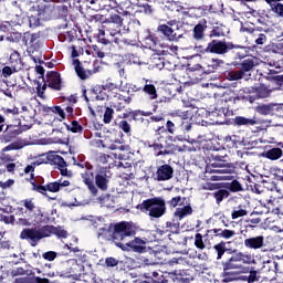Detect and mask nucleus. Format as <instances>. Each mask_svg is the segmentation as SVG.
<instances>
[{
    "label": "nucleus",
    "mask_w": 283,
    "mask_h": 283,
    "mask_svg": "<svg viewBox=\"0 0 283 283\" xmlns=\"http://www.w3.org/2000/svg\"><path fill=\"white\" fill-rule=\"evenodd\" d=\"M81 178L92 196H98V189L99 191H107L109 180H112V177L107 175V168L99 167L94 170V166L90 163L85 164V170L81 172Z\"/></svg>",
    "instance_id": "1"
},
{
    "label": "nucleus",
    "mask_w": 283,
    "mask_h": 283,
    "mask_svg": "<svg viewBox=\"0 0 283 283\" xmlns=\"http://www.w3.org/2000/svg\"><path fill=\"white\" fill-rule=\"evenodd\" d=\"M50 235H56V238H67L69 233L62 227L43 226L41 228H25L20 233V240H28L31 247H36L43 238H50Z\"/></svg>",
    "instance_id": "2"
},
{
    "label": "nucleus",
    "mask_w": 283,
    "mask_h": 283,
    "mask_svg": "<svg viewBox=\"0 0 283 283\" xmlns=\"http://www.w3.org/2000/svg\"><path fill=\"white\" fill-rule=\"evenodd\" d=\"M55 165L56 168L59 169L61 176H64L66 178H72V170H67V163L65 159L61 156L57 155L54 151L48 153L46 154V160H35L28 165L24 168V174H30V180H34V169L39 167V165Z\"/></svg>",
    "instance_id": "3"
},
{
    "label": "nucleus",
    "mask_w": 283,
    "mask_h": 283,
    "mask_svg": "<svg viewBox=\"0 0 283 283\" xmlns=\"http://www.w3.org/2000/svg\"><path fill=\"white\" fill-rule=\"evenodd\" d=\"M103 231L112 233L111 238L113 242H115L116 247H118V244H125V242L129 241L127 238L136 235V227L134 223L127 221H120L114 226L111 224L108 229H103Z\"/></svg>",
    "instance_id": "4"
},
{
    "label": "nucleus",
    "mask_w": 283,
    "mask_h": 283,
    "mask_svg": "<svg viewBox=\"0 0 283 283\" xmlns=\"http://www.w3.org/2000/svg\"><path fill=\"white\" fill-rule=\"evenodd\" d=\"M136 209L142 213L148 212L149 218L158 219L167 213V201L163 197H153L137 205Z\"/></svg>",
    "instance_id": "5"
},
{
    "label": "nucleus",
    "mask_w": 283,
    "mask_h": 283,
    "mask_svg": "<svg viewBox=\"0 0 283 283\" xmlns=\"http://www.w3.org/2000/svg\"><path fill=\"white\" fill-rule=\"evenodd\" d=\"M169 209H176L174 212V218L177 220H185L188 216H193V208L191 202L187 201V197L175 196L167 201ZM179 207V208H176Z\"/></svg>",
    "instance_id": "6"
},
{
    "label": "nucleus",
    "mask_w": 283,
    "mask_h": 283,
    "mask_svg": "<svg viewBox=\"0 0 283 283\" xmlns=\"http://www.w3.org/2000/svg\"><path fill=\"white\" fill-rule=\"evenodd\" d=\"M201 52H206L207 54H218L224 55L229 54L231 50H235L238 45L233 44V42H227L226 39L223 40H212L207 44V48H202L201 45L197 46Z\"/></svg>",
    "instance_id": "7"
},
{
    "label": "nucleus",
    "mask_w": 283,
    "mask_h": 283,
    "mask_svg": "<svg viewBox=\"0 0 283 283\" xmlns=\"http://www.w3.org/2000/svg\"><path fill=\"white\" fill-rule=\"evenodd\" d=\"M252 262L253 256H251V254L237 252L223 262V264L227 265V269H235L237 271H240V273H249V266H245L244 264H251Z\"/></svg>",
    "instance_id": "8"
},
{
    "label": "nucleus",
    "mask_w": 283,
    "mask_h": 283,
    "mask_svg": "<svg viewBox=\"0 0 283 283\" xmlns=\"http://www.w3.org/2000/svg\"><path fill=\"white\" fill-rule=\"evenodd\" d=\"M20 202L22 207H24V213L29 216V218L34 216L35 224H48L50 222V218L43 214L41 208L36 206V202H34V198H27Z\"/></svg>",
    "instance_id": "9"
},
{
    "label": "nucleus",
    "mask_w": 283,
    "mask_h": 283,
    "mask_svg": "<svg viewBox=\"0 0 283 283\" xmlns=\"http://www.w3.org/2000/svg\"><path fill=\"white\" fill-rule=\"evenodd\" d=\"M187 114H189V112H180V109L175 111L177 118L166 122V132H168V134H174L176 127H180L181 132H191V123L189 122Z\"/></svg>",
    "instance_id": "10"
},
{
    "label": "nucleus",
    "mask_w": 283,
    "mask_h": 283,
    "mask_svg": "<svg viewBox=\"0 0 283 283\" xmlns=\"http://www.w3.org/2000/svg\"><path fill=\"white\" fill-rule=\"evenodd\" d=\"M32 185V191H36L38 193H41L42 196H48V191L50 193H59L61 189L65 187H70L71 182L70 180H63L59 179L56 181L48 182L46 185H38L34 181H31Z\"/></svg>",
    "instance_id": "11"
},
{
    "label": "nucleus",
    "mask_w": 283,
    "mask_h": 283,
    "mask_svg": "<svg viewBox=\"0 0 283 283\" xmlns=\"http://www.w3.org/2000/svg\"><path fill=\"white\" fill-rule=\"evenodd\" d=\"M118 249L122 251H133L134 253H147V241L135 238L125 243H118Z\"/></svg>",
    "instance_id": "12"
},
{
    "label": "nucleus",
    "mask_w": 283,
    "mask_h": 283,
    "mask_svg": "<svg viewBox=\"0 0 283 283\" xmlns=\"http://www.w3.org/2000/svg\"><path fill=\"white\" fill-rule=\"evenodd\" d=\"M255 112L261 116H280L283 118V107L275 103L260 104L255 107Z\"/></svg>",
    "instance_id": "13"
},
{
    "label": "nucleus",
    "mask_w": 283,
    "mask_h": 283,
    "mask_svg": "<svg viewBox=\"0 0 283 283\" xmlns=\"http://www.w3.org/2000/svg\"><path fill=\"white\" fill-rule=\"evenodd\" d=\"M157 32L166 39V41L178 42L182 39V33H180V29H174L167 24H159L157 28Z\"/></svg>",
    "instance_id": "14"
},
{
    "label": "nucleus",
    "mask_w": 283,
    "mask_h": 283,
    "mask_svg": "<svg viewBox=\"0 0 283 283\" xmlns=\"http://www.w3.org/2000/svg\"><path fill=\"white\" fill-rule=\"evenodd\" d=\"M129 104H132V96H125L120 93H115V95L109 98V105L113 109H116V112H123Z\"/></svg>",
    "instance_id": "15"
},
{
    "label": "nucleus",
    "mask_w": 283,
    "mask_h": 283,
    "mask_svg": "<svg viewBox=\"0 0 283 283\" xmlns=\"http://www.w3.org/2000/svg\"><path fill=\"white\" fill-rule=\"evenodd\" d=\"M73 65L75 73L77 74L78 78L81 81H87L93 74H96L98 72V66L96 67V62H94L93 70L85 69L83 64H81L80 60H73Z\"/></svg>",
    "instance_id": "16"
},
{
    "label": "nucleus",
    "mask_w": 283,
    "mask_h": 283,
    "mask_svg": "<svg viewBox=\"0 0 283 283\" xmlns=\"http://www.w3.org/2000/svg\"><path fill=\"white\" fill-rule=\"evenodd\" d=\"M252 91L253 95H247L244 97L249 103H255V101H260V98H269V96H271V90L264 84L253 87Z\"/></svg>",
    "instance_id": "17"
},
{
    "label": "nucleus",
    "mask_w": 283,
    "mask_h": 283,
    "mask_svg": "<svg viewBox=\"0 0 283 283\" xmlns=\"http://www.w3.org/2000/svg\"><path fill=\"white\" fill-rule=\"evenodd\" d=\"M222 174H224V170L216 169L212 166H207L205 171V180H210L212 182L229 180V176H224Z\"/></svg>",
    "instance_id": "18"
},
{
    "label": "nucleus",
    "mask_w": 283,
    "mask_h": 283,
    "mask_svg": "<svg viewBox=\"0 0 283 283\" xmlns=\"http://www.w3.org/2000/svg\"><path fill=\"white\" fill-rule=\"evenodd\" d=\"M48 87L54 90L55 92H61L63 90V80H61V73L56 71H50L46 73Z\"/></svg>",
    "instance_id": "19"
},
{
    "label": "nucleus",
    "mask_w": 283,
    "mask_h": 283,
    "mask_svg": "<svg viewBox=\"0 0 283 283\" xmlns=\"http://www.w3.org/2000/svg\"><path fill=\"white\" fill-rule=\"evenodd\" d=\"M23 132H25V129H22L21 126L12 124L7 125L6 129L2 133V140H4V143H12V140H14V138H17L18 136H21Z\"/></svg>",
    "instance_id": "20"
},
{
    "label": "nucleus",
    "mask_w": 283,
    "mask_h": 283,
    "mask_svg": "<svg viewBox=\"0 0 283 283\" xmlns=\"http://www.w3.org/2000/svg\"><path fill=\"white\" fill-rule=\"evenodd\" d=\"M155 176V180L158 182L171 180V178H174V167H171L169 164H164L157 168Z\"/></svg>",
    "instance_id": "21"
},
{
    "label": "nucleus",
    "mask_w": 283,
    "mask_h": 283,
    "mask_svg": "<svg viewBox=\"0 0 283 283\" xmlns=\"http://www.w3.org/2000/svg\"><path fill=\"white\" fill-rule=\"evenodd\" d=\"M223 272L222 277L223 282H235L238 280H243L242 275H244V272H240V270H237L235 268H227V264L222 263Z\"/></svg>",
    "instance_id": "22"
},
{
    "label": "nucleus",
    "mask_w": 283,
    "mask_h": 283,
    "mask_svg": "<svg viewBox=\"0 0 283 283\" xmlns=\"http://www.w3.org/2000/svg\"><path fill=\"white\" fill-rule=\"evenodd\" d=\"M227 96H235V93L231 90H228V91L223 92L221 95L214 94V101H217V103L208 106L209 112H218L220 108V106H219L220 102L227 103V101H231V97L228 98Z\"/></svg>",
    "instance_id": "23"
},
{
    "label": "nucleus",
    "mask_w": 283,
    "mask_h": 283,
    "mask_svg": "<svg viewBox=\"0 0 283 283\" xmlns=\"http://www.w3.org/2000/svg\"><path fill=\"white\" fill-rule=\"evenodd\" d=\"M145 48L147 50H151L153 52H160V49L163 48V44L160 43V39L156 36V34L149 33L145 40Z\"/></svg>",
    "instance_id": "24"
},
{
    "label": "nucleus",
    "mask_w": 283,
    "mask_h": 283,
    "mask_svg": "<svg viewBox=\"0 0 283 283\" xmlns=\"http://www.w3.org/2000/svg\"><path fill=\"white\" fill-rule=\"evenodd\" d=\"M172 275H175L176 282L180 283H189L193 282V270H175L172 272Z\"/></svg>",
    "instance_id": "25"
},
{
    "label": "nucleus",
    "mask_w": 283,
    "mask_h": 283,
    "mask_svg": "<svg viewBox=\"0 0 283 283\" xmlns=\"http://www.w3.org/2000/svg\"><path fill=\"white\" fill-rule=\"evenodd\" d=\"M207 20H200L192 29V39L195 41H205V32L207 31Z\"/></svg>",
    "instance_id": "26"
},
{
    "label": "nucleus",
    "mask_w": 283,
    "mask_h": 283,
    "mask_svg": "<svg viewBox=\"0 0 283 283\" xmlns=\"http://www.w3.org/2000/svg\"><path fill=\"white\" fill-rule=\"evenodd\" d=\"M144 92L146 96H149L151 101H156L158 98V91L156 90V85L151 83V81L146 80L144 87L136 88V92Z\"/></svg>",
    "instance_id": "27"
},
{
    "label": "nucleus",
    "mask_w": 283,
    "mask_h": 283,
    "mask_svg": "<svg viewBox=\"0 0 283 283\" xmlns=\"http://www.w3.org/2000/svg\"><path fill=\"white\" fill-rule=\"evenodd\" d=\"M208 233L214 235V238H222L223 240H231L234 238L235 230L213 228L208 230Z\"/></svg>",
    "instance_id": "28"
},
{
    "label": "nucleus",
    "mask_w": 283,
    "mask_h": 283,
    "mask_svg": "<svg viewBox=\"0 0 283 283\" xmlns=\"http://www.w3.org/2000/svg\"><path fill=\"white\" fill-rule=\"evenodd\" d=\"M244 247L247 249H262V247H264V237L262 235H258V237H252V238H248L244 240Z\"/></svg>",
    "instance_id": "29"
},
{
    "label": "nucleus",
    "mask_w": 283,
    "mask_h": 283,
    "mask_svg": "<svg viewBox=\"0 0 283 283\" xmlns=\"http://www.w3.org/2000/svg\"><path fill=\"white\" fill-rule=\"evenodd\" d=\"M63 103H67V106L64 108L69 118H74V105L78 103V96L71 95L67 97H62Z\"/></svg>",
    "instance_id": "30"
},
{
    "label": "nucleus",
    "mask_w": 283,
    "mask_h": 283,
    "mask_svg": "<svg viewBox=\"0 0 283 283\" xmlns=\"http://www.w3.org/2000/svg\"><path fill=\"white\" fill-rule=\"evenodd\" d=\"M239 70L243 73V76L247 75V72H253L258 67V61L253 57L243 60L240 64Z\"/></svg>",
    "instance_id": "31"
},
{
    "label": "nucleus",
    "mask_w": 283,
    "mask_h": 283,
    "mask_svg": "<svg viewBox=\"0 0 283 283\" xmlns=\"http://www.w3.org/2000/svg\"><path fill=\"white\" fill-rule=\"evenodd\" d=\"M224 65V60L211 59L208 63L203 64V70L207 74H213L216 70H220Z\"/></svg>",
    "instance_id": "32"
},
{
    "label": "nucleus",
    "mask_w": 283,
    "mask_h": 283,
    "mask_svg": "<svg viewBox=\"0 0 283 283\" xmlns=\"http://www.w3.org/2000/svg\"><path fill=\"white\" fill-rule=\"evenodd\" d=\"M9 64L12 66L14 72H21L23 64L21 62V54L18 51H13L9 57Z\"/></svg>",
    "instance_id": "33"
},
{
    "label": "nucleus",
    "mask_w": 283,
    "mask_h": 283,
    "mask_svg": "<svg viewBox=\"0 0 283 283\" xmlns=\"http://www.w3.org/2000/svg\"><path fill=\"white\" fill-rule=\"evenodd\" d=\"M209 235H213L209 232H207L205 235L201 233L195 234V247L196 249H199V251H205L207 249V242H209Z\"/></svg>",
    "instance_id": "34"
},
{
    "label": "nucleus",
    "mask_w": 283,
    "mask_h": 283,
    "mask_svg": "<svg viewBox=\"0 0 283 283\" xmlns=\"http://www.w3.org/2000/svg\"><path fill=\"white\" fill-rule=\"evenodd\" d=\"M223 189L229 191V193H240V191H244L242 184L238 179L223 182Z\"/></svg>",
    "instance_id": "35"
},
{
    "label": "nucleus",
    "mask_w": 283,
    "mask_h": 283,
    "mask_svg": "<svg viewBox=\"0 0 283 283\" xmlns=\"http://www.w3.org/2000/svg\"><path fill=\"white\" fill-rule=\"evenodd\" d=\"M283 156L282 148H269L262 153V157L266 158L268 160H280Z\"/></svg>",
    "instance_id": "36"
},
{
    "label": "nucleus",
    "mask_w": 283,
    "mask_h": 283,
    "mask_svg": "<svg viewBox=\"0 0 283 283\" xmlns=\"http://www.w3.org/2000/svg\"><path fill=\"white\" fill-rule=\"evenodd\" d=\"M265 3H268V6H270L271 8V12H273L274 14H276V17L279 18H283V4L282 0H264Z\"/></svg>",
    "instance_id": "37"
},
{
    "label": "nucleus",
    "mask_w": 283,
    "mask_h": 283,
    "mask_svg": "<svg viewBox=\"0 0 283 283\" xmlns=\"http://www.w3.org/2000/svg\"><path fill=\"white\" fill-rule=\"evenodd\" d=\"M151 114H154V112L148 111H140V109H135L132 111V118H128V120L132 123V120H135V123H144L145 118L143 116H151Z\"/></svg>",
    "instance_id": "38"
},
{
    "label": "nucleus",
    "mask_w": 283,
    "mask_h": 283,
    "mask_svg": "<svg viewBox=\"0 0 283 283\" xmlns=\"http://www.w3.org/2000/svg\"><path fill=\"white\" fill-rule=\"evenodd\" d=\"M212 198H214L217 205H221L223 200H227L231 196V192L227 190V188H220L211 193Z\"/></svg>",
    "instance_id": "39"
},
{
    "label": "nucleus",
    "mask_w": 283,
    "mask_h": 283,
    "mask_svg": "<svg viewBox=\"0 0 283 283\" xmlns=\"http://www.w3.org/2000/svg\"><path fill=\"white\" fill-rule=\"evenodd\" d=\"M116 8V12H118L119 14H122V17H132V2L130 1H124L120 2L119 4L117 3Z\"/></svg>",
    "instance_id": "40"
},
{
    "label": "nucleus",
    "mask_w": 283,
    "mask_h": 283,
    "mask_svg": "<svg viewBox=\"0 0 283 283\" xmlns=\"http://www.w3.org/2000/svg\"><path fill=\"white\" fill-rule=\"evenodd\" d=\"M149 148L153 149L155 156H169L171 154V150L165 148L163 144L154 143L149 145Z\"/></svg>",
    "instance_id": "41"
},
{
    "label": "nucleus",
    "mask_w": 283,
    "mask_h": 283,
    "mask_svg": "<svg viewBox=\"0 0 283 283\" xmlns=\"http://www.w3.org/2000/svg\"><path fill=\"white\" fill-rule=\"evenodd\" d=\"M249 275H241V282H249V283H253V282H259L260 281V276H258V271L255 270V268L253 266H249V271H248Z\"/></svg>",
    "instance_id": "42"
},
{
    "label": "nucleus",
    "mask_w": 283,
    "mask_h": 283,
    "mask_svg": "<svg viewBox=\"0 0 283 283\" xmlns=\"http://www.w3.org/2000/svg\"><path fill=\"white\" fill-rule=\"evenodd\" d=\"M212 249H213L214 253L217 254V260H222L224 252L228 251L227 242L220 241L219 243L214 244Z\"/></svg>",
    "instance_id": "43"
},
{
    "label": "nucleus",
    "mask_w": 283,
    "mask_h": 283,
    "mask_svg": "<svg viewBox=\"0 0 283 283\" xmlns=\"http://www.w3.org/2000/svg\"><path fill=\"white\" fill-rule=\"evenodd\" d=\"M251 34L256 45H264L266 43V34L260 33V30L252 29Z\"/></svg>",
    "instance_id": "44"
},
{
    "label": "nucleus",
    "mask_w": 283,
    "mask_h": 283,
    "mask_svg": "<svg viewBox=\"0 0 283 283\" xmlns=\"http://www.w3.org/2000/svg\"><path fill=\"white\" fill-rule=\"evenodd\" d=\"M233 120L234 125H238V127H242V125H258L255 119L247 118L244 116H237Z\"/></svg>",
    "instance_id": "45"
},
{
    "label": "nucleus",
    "mask_w": 283,
    "mask_h": 283,
    "mask_svg": "<svg viewBox=\"0 0 283 283\" xmlns=\"http://www.w3.org/2000/svg\"><path fill=\"white\" fill-rule=\"evenodd\" d=\"M108 149H111V151H129V146L123 144L120 140H116L113 144H111L108 146Z\"/></svg>",
    "instance_id": "46"
},
{
    "label": "nucleus",
    "mask_w": 283,
    "mask_h": 283,
    "mask_svg": "<svg viewBox=\"0 0 283 283\" xmlns=\"http://www.w3.org/2000/svg\"><path fill=\"white\" fill-rule=\"evenodd\" d=\"M76 39V30H71V31H66L64 34H60L59 35V41L65 42L67 41L69 43L74 42V40Z\"/></svg>",
    "instance_id": "47"
},
{
    "label": "nucleus",
    "mask_w": 283,
    "mask_h": 283,
    "mask_svg": "<svg viewBox=\"0 0 283 283\" xmlns=\"http://www.w3.org/2000/svg\"><path fill=\"white\" fill-rule=\"evenodd\" d=\"M226 78L228 81H240L244 78V74L240 69L239 71H229L228 73H226Z\"/></svg>",
    "instance_id": "48"
},
{
    "label": "nucleus",
    "mask_w": 283,
    "mask_h": 283,
    "mask_svg": "<svg viewBox=\"0 0 283 283\" xmlns=\"http://www.w3.org/2000/svg\"><path fill=\"white\" fill-rule=\"evenodd\" d=\"M66 129L72 134H83V126L80 125L78 120H72L71 125H66Z\"/></svg>",
    "instance_id": "49"
},
{
    "label": "nucleus",
    "mask_w": 283,
    "mask_h": 283,
    "mask_svg": "<svg viewBox=\"0 0 283 283\" xmlns=\"http://www.w3.org/2000/svg\"><path fill=\"white\" fill-rule=\"evenodd\" d=\"M102 87L105 90V92L111 94V97L118 94V85H116V83L107 82L106 84L102 85Z\"/></svg>",
    "instance_id": "50"
},
{
    "label": "nucleus",
    "mask_w": 283,
    "mask_h": 283,
    "mask_svg": "<svg viewBox=\"0 0 283 283\" xmlns=\"http://www.w3.org/2000/svg\"><path fill=\"white\" fill-rule=\"evenodd\" d=\"M248 213L249 211H247V209L242 208V206H239L232 211L231 218L232 220H238V218H244V216H248Z\"/></svg>",
    "instance_id": "51"
},
{
    "label": "nucleus",
    "mask_w": 283,
    "mask_h": 283,
    "mask_svg": "<svg viewBox=\"0 0 283 283\" xmlns=\"http://www.w3.org/2000/svg\"><path fill=\"white\" fill-rule=\"evenodd\" d=\"M212 159L214 163L210 165V167L218 168V167H227V161L224 160L223 156L220 155H212Z\"/></svg>",
    "instance_id": "52"
},
{
    "label": "nucleus",
    "mask_w": 283,
    "mask_h": 283,
    "mask_svg": "<svg viewBox=\"0 0 283 283\" xmlns=\"http://www.w3.org/2000/svg\"><path fill=\"white\" fill-rule=\"evenodd\" d=\"M88 23H107V18L103 14H94V15H88L87 18Z\"/></svg>",
    "instance_id": "53"
},
{
    "label": "nucleus",
    "mask_w": 283,
    "mask_h": 283,
    "mask_svg": "<svg viewBox=\"0 0 283 283\" xmlns=\"http://www.w3.org/2000/svg\"><path fill=\"white\" fill-rule=\"evenodd\" d=\"M99 6V10H109V8L115 10L118 8V2L116 0H104V2Z\"/></svg>",
    "instance_id": "54"
},
{
    "label": "nucleus",
    "mask_w": 283,
    "mask_h": 283,
    "mask_svg": "<svg viewBox=\"0 0 283 283\" xmlns=\"http://www.w3.org/2000/svg\"><path fill=\"white\" fill-rule=\"evenodd\" d=\"M106 23H115L117 28H120L123 25V18L116 13H112L109 18H106Z\"/></svg>",
    "instance_id": "55"
},
{
    "label": "nucleus",
    "mask_w": 283,
    "mask_h": 283,
    "mask_svg": "<svg viewBox=\"0 0 283 283\" xmlns=\"http://www.w3.org/2000/svg\"><path fill=\"white\" fill-rule=\"evenodd\" d=\"M112 118H114V108L112 106H107L104 112V119L103 122L106 125H109L112 123Z\"/></svg>",
    "instance_id": "56"
},
{
    "label": "nucleus",
    "mask_w": 283,
    "mask_h": 283,
    "mask_svg": "<svg viewBox=\"0 0 283 283\" xmlns=\"http://www.w3.org/2000/svg\"><path fill=\"white\" fill-rule=\"evenodd\" d=\"M224 143L228 149H233V147H238V137L235 135L226 136Z\"/></svg>",
    "instance_id": "57"
},
{
    "label": "nucleus",
    "mask_w": 283,
    "mask_h": 283,
    "mask_svg": "<svg viewBox=\"0 0 283 283\" xmlns=\"http://www.w3.org/2000/svg\"><path fill=\"white\" fill-rule=\"evenodd\" d=\"M18 283H50L49 279H42L40 276H33L30 279H24L19 281Z\"/></svg>",
    "instance_id": "58"
},
{
    "label": "nucleus",
    "mask_w": 283,
    "mask_h": 283,
    "mask_svg": "<svg viewBox=\"0 0 283 283\" xmlns=\"http://www.w3.org/2000/svg\"><path fill=\"white\" fill-rule=\"evenodd\" d=\"M151 65L155 70H165V57H154Z\"/></svg>",
    "instance_id": "59"
},
{
    "label": "nucleus",
    "mask_w": 283,
    "mask_h": 283,
    "mask_svg": "<svg viewBox=\"0 0 283 283\" xmlns=\"http://www.w3.org/2000/svg\"><path fill=\"white\" fill-rule=\"evenodd\" d=\"M205 189H208V191H218L220 189H224V182H207V187Z\"/></svg>",
    "instance_id": "60"
},
{
    "label": "nucleus",
    "mask_w": 283,
    "mask_h": 283,
    "mask_svg": "<svg viewBox=\"0 0 283 283\" xmlns=\"http://www.w3.org/2000/svg\"><path fill=\"white\" fill-rule=\"evenodd\" d=\"M112 98V95L109 93H107V91L104 90V87L102 86L97 94L95 95L96 101H105V98Z\"/></svg>",
    "instance_id": "61"
},
{
    "label": "nucleus",
    "mask_w": 283,
    "mask_h": 283,
    "mask_svg": "<svg viewBox=\"0 0 283 283\" xmlns=\"http://www.w3.org/2000/svg\"><path fill=\"white\" fill-rule=\"evenodd\" d=\"M93 56H97V59H105V52L101 51V46L93 44L91 46Z\"/></svg>",
    "instance_id": "62"
},
{
    "label": "nucleus",
    "mask_w": 283,
    "mask_h": 283,
    "mask_svg": "<svg viewBox=\"0 0 283 283\" xmlns=\"http://www.w3.org/2000/svg\"><path fill=\"white\" fill-rule=\"evenodd\" d=\"M260 222H262V219L260 218L248 219L245 220V229H255Z\"/></svg>",
    "instance_id": "63"
},
{
    "label": "nucleus",
    "mask_w": 283,
    "mask_h": 283,
    "mask_svg": "<svg viewBox=\"0 0 283 283\" xmlns=\"http://www.w3.org/2000/svg\"><path fill=\"white\" fill-rule=\"evenodd\" d=\"M118 127L124 132V134H129L132 132V125H129V122L125 119L119 122Z\"/></svg>",
    "instance_id": "64"
}]
</instances>
